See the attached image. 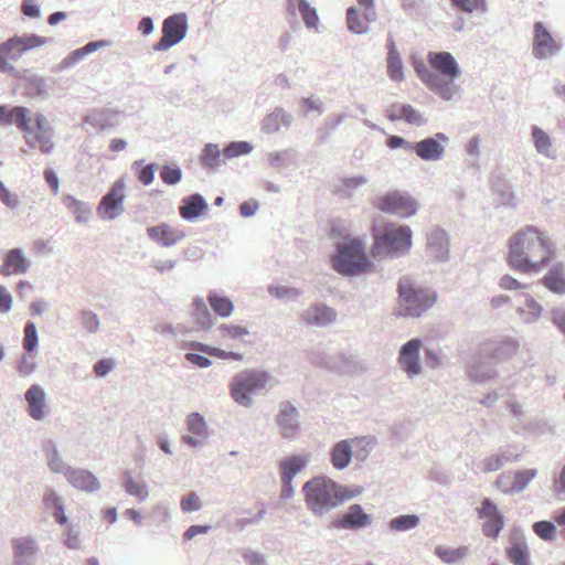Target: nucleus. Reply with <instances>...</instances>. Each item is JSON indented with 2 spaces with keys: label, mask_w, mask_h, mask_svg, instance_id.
<instances>
[{
  "label": "nucleus",
  "mask_w": 565,
  "mask_h": 565,
  "mask_svg": "<svg viewBox=\"0 0 565 565\" xmlns=\"http://www.w3.org/2000/svg\"><path fill=\"white\" fill-rule=\"evenodd\" d=\"M531 135L535 150L547 158H552V141L550 136L539 126H532Z\"/></svg>",
  "instance_id": "obj_44"
},
{
  "label": "nucleus",
  "mask_w": 565,
  "mask_h": 565,
  "mask_svg": "<svg viewBox=\"0 0 565 565\" xmlns=\"http://www.w3.org/2000/svg\"><path fill=\"white\" fill-rule=\"evenodd\" d=\"M299 105L305 111H316L318 115H321L324 111V104L319 97H303Z\"/></svg>",
  "instance_id": "obj_64"
},
{
  "label": "nucleus",
  "mask_w": 565,
  "mask_h": 565,
  "mask_svg": "<svg viewBox=\"0 0 565 565\" xmlns=\"http://www.w3.org/2000/svg\"><path fill=\"white\" fill-rule=\"evenodd\" d=\"M537 476L536 469H523L514 472L511 483L502 489L503 493L518 494L526 489L529 483Z\"/></svg>",
  "instance_id": "obj_34"
},
{
  "label": "nucleus",
  "mask_w": 565,
  "mask_h": 565,
  "mask_svg": "<svg viewBox=\"0 0 565 565\" xmlns=\"http://www.w3.org/2000/svg\"><path fill=\"white\" fill-rule=\"evenodd\" d=\"M62 202L75 215L76 222L86 223L88 221L92 209L86 202L79 201L71 194H65L62 198Z\"/></svg>",
  "instance_id": "obj_39"
},
{
  "label": "nucleus",
  "mask_w": 565,
  "mask_h": 565,
  "mask_svg": "<svg viewBox=\"0 0 565 565\" xmlns=\"http://www.w3.org/2000/svg\"><path fill=\"white\" fill-rule=\"evenodd\" d=\"M142 163H143V160H138V161H135L132 163V168H139L141 167L138 171H137V174H138V180L143 184V185H149L153 182L154 180V172H156V169H157V164L156 163H149L145 167H142Z\"/></svg>",
  "instance_id": "obj_61"
},
{
  "label": "nucleus",
  "mask_w": 565,
  "mask_h": 565,
  "mask_svg": "<svg viewBox=\"0 0 565 565\" xmlns=\"http://www.w3.org/2000/svg\"><path fill=\"white\" fill-rule=\"evenodd\" d=\"M13 563L12 565H34L39 553L36 540L31 535L11 540Z\"/></svg>",
  "instance_id": "obj_16"
},
{
  "label": "nucleus",
  "mask_w": 565,
  "mask_h": 565,
  "mask_svg": "<svg viewBox=\"0 0 565 565\" xmlns=\"http://www.w3.org/2000/svg\"><path fill=\"white\" fill-rule=\"evenodd\" d=\"M282 438L294 440L300 430V413L291 402H281L275 418Z\"/></svg>",
  "instance_id": "obj_13"
},
{
  "label": "nucleus",
  "mask_w": 565,
  "mask_h": 565,
  "mask_svg": "<svg viewBox=\"0 0 565 565\" xmlns=\"http://www.w3.org/2000/svg\"><path fill=\"white\" fill-rule=\"evenodd\" d=\"M43 451L45 452L47 466L54 473H63L66 475V470L71 469V466L66 465L60 451L55 445V443L51 439H47L43 443Z\"/></svg>",
  "instance_id": "obj_33"
},
{
  "label": "nucleus",
  "mask_w": 565,
  "mask_h": 565,
  "mask_svg": "<svg viewBox=\"0 0 565 565\" xmlns=\"http://www.w3.org/2000/svg\"><path fill=\"white\" fill-rule=\"evenodd\" d=\"M552 256L550 241L535 227H526L509 241L508 264L522 274L539 273Z\"/></svg>",
  "instance_id": "obj_1"
},
{
  "label": "nucleus",
  "mask_w": 565,
  "mask_h": 565,
  "mask_svg": "<svg viewBox=\"0 0 565 565\" xmlns=\"http://www.w3.org/2000/svg\"><path fill=\"white\" fill-rule=\"evenodd\" d=\"M543 285L556 295L565 294V271L562 264L553 265L542 278Z\"/></svg>",
  "instance_id": "obj_31"
},
{
  "label": "nucleus",
  "mask_w": 565,
  "mask_h": 565,
  "mask_svg": "<svg viewBox=\"0 0 565 565\" xmlns=\"http://www.w3.org/2000/svg\"><path fill=\"white\" fill-rule=\"evenodd\" d=\"M561 45L555 42L550 31L542 22L534 23L533 55L544 60L557 54Z\"/></svg>",
  "instance_id": "obj_17"
},
{
  "label": "nucleus",
  "mask_w": 565,
  "mask_h": 565,
  "mask_svg": "<svg viewBox=\"0 0 565 565\" xmlns=\"http://www.w3.org/2000/svg\"><path fill=\"white\" fill-rule=\"evenodd\" d=\"M308 465V458L303 455H292L280 461V478H285L287 482L294 480L297 473L303 470Z\"/></svg>",
  "instance_id": "obj_35"
},
{
  "label": "nucleus",
  "mask_w": 565,
  "mask_h": 565,
  "mask_svg": "<svg viewBox=\"0 0 565 565\" xmlns=\"http://www.w3.org/2000/svg\"><path fill=\"white\" fill-rule=\"evenodd\" d=\"M347 23L349 31L354 34H364L369 32L367 23L363 22L359 10L354 7L347 9Z\"/></svg>",
  "instance_id": "obj_50"
},
{
  "label": "nucleus",
  "mask_w": 565,
  "mask_h": 565,
  "mask_svg": "<svg viewBox=\"0 0 565 565\" xmlns=\"http://www.w3.org/2000/svg\"><path fill=\"white\" fill-rule=\"evenodd\" d=\"M31 267L30 260L20 247L11 248L6 253L3 264L0 265V275H23Z\"/></svg>",
  "instance_id": "obj_22"
},
{
  "label": "nucleus",
  "mask_w": 565,
  "mask_h": 565,
  "mask_svg": "<svg viewBox=\"0 0 565 565\" xmlns=\"http://www.w3.org/2000/svg\"><path fill=\"white\" fill-rule=\"evenodd\" d=\"M160 178L166 184L175 185L182 180V170L178 166L164 164Z\"/></svg>",
  "instance_id": "obj_62"
},
{
  "label": "nucleus",
  "mask_w": 565,
  "mask_h": 565,
  "mask_svg": "<svg viewBox=\"0 0 565 565\" xmlns=\"http://www.w3.org/2000/svg\"><path fill=\"white\" fill-rule=\"evenodd\" d=\"M371 254L374 258H399L412 247V230L406 225L387 223L373 234Z\"/></svg>",
  "instance_id": "obj_3"
},
{
  "label": "nucleus",
  "mask_w": 565,
  "mask_h": 565,
  "mask_svg": "<svg viewBox=\"0 0 565 565\" xmlns=\"http://www.w3.org/2000/svg\"><path fill=\"white\" fill-rule=\"evenodd\" d=\"M440 141L447 143L449 137L444 132H437L434 137L413 142L412 151L424 161H438L445 154V146Z\"/></svg>",
  "instance_id": "obj_15"
},
{
  "label": "nucleus",
  "mask_w": 565,
  "mask_h": 565,
  "mask_svg": "<svg viewBox=\"0 0 565 565\" xmlns=\"http://www.w3.org/2000/svg\"><path fill=\"white\" fill-rule=\"evenodd\" d=\"M83 328L89 333H96L99 330L100 321L98 316L88 309H83L78 313Z\"/></svg>",
  "instance_id": "obj_58"
},
{
  "label": "nucleus",
  "mask_w": 565,
  "mask_h": 565,
  "mask_svg": "<svg viewBox=\"0 0 565 565\" xmlns=\"http://www.w3.org/2000/svg\"><path fill=\"white\" fill-rule=\"evenodd\" d=\"M422 347L423 341L419 338H413L399 349L397 360L402 370L409 379L418 376L423 371L419 356Z\"/></svg>",
  "instance_id": "obj_14"
},
{
  "label": "nucleus",
  "mask_w": 565,
  "mask_h": 565,
  "mask_svg": "<svg viewBox=\"0 0 565 565\" xmlns=\"http://www.w3.org/2000/svg\"><path fill=\"white\" fill-rule=\"evenodd\" d=\"M491 186L494 193L500 196L502 205L514 206V193L509 182L500 175H494L491 180Z\"/></svg>",
  "instance_id": "obj_43"
},
{
  "label": "nucleus",
  "mask_w": 565,
  "mask_h": 565,
  "mask_svg": "<svg viewBox=\"0 0 565 565\" xmlns=\"http://www.w3.org/2000/svg\"><path fill=\"white\" fill-rule=\"evenodd\" d=\"M369 182V178L365 175H353L343 178L340 184L335 189V193L344 199H351L354 196L356 191L364 186Z\"/></svg>",
  "instance_id": "obj_38"
},
{
  "label": "nucleus",
  "mask_w": 565,
  "mask_h": 565,
  "mask_svg": "<svg viewBox=\"0 0 565 565\" xmlns=\"http://www.w3.org/2000/svg\"><path fill=\"white\" fill-rule=\"evenodd\" d=\"M345 114H339L335 116H329L323 126L319 127L316 131L317 141L319 143H326L329 141L330 137L334 134L337 128L345 120Z\"/></svg>",
  "instance_id": "obj_42"
},
{
  "label": "nucleus",
  "mask_w": 565,
  "mask_h": 565,
  "mask_svg": "<svg viewBox=\"0 0 565 565\" xmlns=\"http://www.w3.org/2000/svg\"><path fill=\"white\" fill-rule=\"evenodd\" d=\"M362 487L349 488L327 476H317L302 486L306 508L316 518H323L347 501L359 497Z\"/></svg>",
  "instance_id": "obj_2"
},
{
  "label": "nucleus",
  "mask_w": 565,
  "mask_h": 565,
  "mask_svg": "<svg viewBox=\"0 0 565 565\" xmlns=\"http://www.w3.org/2000/svg\"><path fill=\"white\" fill-rule=\"evenodd\" d=\"M39 343L38 329L34 322L28 321L24 326L23 348L28 353L36 350Z\"/></svg>",
  "instance_id": "obj_57"
},
{
  "label": "nucleus",
  "mask_w": 565,
  "mask_h": 565,
  "mask_svg": "<svg viewBox=\"0 0 565 565\" xmlns=\"http://www.w3.org/2000/svg\"><path fill=\"white\" fill-rule=\"evenodd\" d=\"M398 307L397 317H420L437 300L436 292L417 287L409 277H402L397 284Z\"/></svg>",
  "instance_id": "obj_4"
},
{
  "label": "nucleus",
  "mask_w": 565,
  "mask_h": 565,
  "mask_svg": "<svg viewBox=\"0 0 565 565\" xmlns=\"http://www.w3.org/2000/svg\"><path fill=\"white\" fill-rule=\"evenodd\" d=\"M435 554L447 564H455L461 561L468 554L467 546H460L458 548L444 547L441 545L436 546Z\"/></svg>",
  "instance_id": "obj_49"
},
{
  "label": "nucleus",
  "mask_w": 565,
  "mask_h": 565,
  "mask_svg": "<svg viewBox=\"0 0 565 565\" xmlns=\"http://www.w3.org/2000/svg\"><path fill=\"white\" fill-rule=\"evenodd\" d=\"M65 477L71 486L81 491L92 493L100 489V482L89 470L71 467Z\"/></svg>",
  "instance_id": "obj_23"
},
{
  "label": "nucleus",
  "mask_w": 565,
  "mask_h": 565,
  "mask_svg": "<svg viewBox=\"0 0 565 565\" xmlns=\"http://www.w3.org/2000/svg\"><path fill=\"white\" fill-rule=\"evenodd\" d=\"M209 209V203L200 193H193L182 199L179 206L180 216L188 222H195Z\"/></svg>",
  "instance_id": "obj_24"
},
{
  "label": "nucleus",
  "mask_w": 565,
  "mask_h": 565,
  "mask_svg": "<svg viewBox=\"0 0 565 565\" xmlns=\"http://www.w3.org/2000/svg\"><path fill=\"white\" fill-rule=\"evenodd\" d=\"M519 349V343L513 339H507L492 349V360L501 362L513 356Z\"/></svg>",
  "instance_id": "obj_47"
},
{
  "label": "nucleus",
  "mask_w": 565,
  "mask_h": 565,
  "mask_svg": "<svg viewBox=\"0 0 565 565\" xmlns=\"http://www.w3.org/2000/svg\"><path fill=\"white\" fill-rule=\"evenodd\" d=\"M376 207L384 213L394 214L399 217H409L416 213L417 203L408 194L393 191L380 196Z\"/></svg>",
  "instance_id": "obj_9"
},
{
  "label": "nucleus",
  "mask_w": 565,
  "mask_h": 565,
  "mask_svg": "<svg viewBox=\"0 0 565 565\" xmlns=\"http://www.w3.org/2000/svg\"><path fill=\"white\" fill-rule=\"evenodd\" d=\"M122 486L129 495L136 497L140 502H143L149 497V488L145 481H136L130 470H125L122 473Z\"/></svg>",
  "instance_id": "obj_36"
},
{
  "label": "nucleus",
  "mask_w": 565,
  "mask_h": 565,
  "mask_svg": "<svg viewBox=\"0 0 565 565\" xmlns=\"http://www.w3.org/2000/svg\"><path fill=\"white\" fill-rule=\"evenodd\" d=\"M193 317L195 319V322L200 326V328L204 330L211 329L213 324V319L204 299L201 297H195L193 300Z\"/></svg>",
  "instance_id": "obj_45"
},
{
  "label": "nucleus",
  "mask_w": 565,
  "mask_h": 565,
  "mask_svg": "<svg viewBox=\"0 0 565 565\" xmlns=\"http://www.w3.org/2000/svg\"><path fill=\"white\" fill-rule=\"evenodd\" d=\"M207 300L214 313L221 318H227L234 311L233 301L228 297L222 296L216 291H210Z\"/></svg>",
  "instance_id": "obj_40"
},
{
  "label": "nucleus",
  "mask_w": 565,
  "mask_h": 565,
  "mask_svg": "<svg viewBox=\"0 0 565 565\" xmlns=\"http://www.w3.org/2000/svg\"><path fill=\"white\" fill-rule=\"evenodd\" d=\"M399 113L401 119H404L409 125L422 127L427 124V119L423 116V114L409 104H402L399 107Z\"/></svg>",
  "instance_id": "obj_52"
},
{
  "label": "nucleus",
  "mask_w": 565,
  "mask_h": 565,
  "mask_svg": "<svg viewBox=\"0 0 565 565\" xmlns=\"http://www.w3.org/2000/svg\"><path fill=\"white\" fill-rule=\"evenodd\" d=\"M124 190L125 181L124 179H119L113 184L110 190L102 198L97 206V214L100 218L113 221L119 217L125 212Z\"/></svg>",
  "instance_id": "obj_11"
},
{
  "label": "nucleus",
  "mask_w": 565,
  "mask_h": 565,
  "mask_svg": "<svg viewBox=\"0 0 565 565\" xmlns=\"http://www.w3.org/2000/svg\"><path fill=\"white\" fill-rule=\"evenodd\" d=\"M302 320L310 326L324 328L337 319V311L322 302L310 305L301 315Z\"/></svg>",
  "instance_id": "obj_21"
},
{
  "label": "nucleus",
  "mask_w": 565,
  "mask_h": 565,
  "mask_svg": "<svg viewBox=\"0 0 565 565\" xmlns=\"http://www.w3.org/2000/svg\"><path fill=\"white\" fill-rule=\"evenodd\" d=\"M427 86L444 100H450L458 89V87L452 84V81L446 79V77H441L437 73Z\"/></svg>",
  "instance_id": "obj_41"
},
{
  "label": "nucleus",
  "mask_w": 565,
  "mask_h": 565,
  "mask_svg": "<svg viewBox=\"0 0 565 565\" xmlns=\"http://www.w3.org/2000/svg\"><path fill=\"white\" fill-rule=\"evenodd\" d=\"M478 518L484 520L481 526L482 534L486 537L497 540L503 530L505 520L499 511L497 504L489 498L481 501V507L477 509Z\"/></svg>",
  "instance_id": "obj_12"
},
{
  "label": "nucleus",
  "mask_w": 565,
  "mask_h": 565,
  "mask_svg": "<svg viewBox=\"0 0 565 565\" xmlns=\"http://www.w3.org/2000/svg\"><path fill=\"white\" fill-rule=\"evenodd\" d=\"M188 15L184 12L173 13L162 22V36L153 44L154 51H167L179 44L188 33Z\"/></svg>",
  "instance_id": "obj_8"
},
{
  "label": "nucleus",
  "mask_w": 565,
  "mask_h": 565,
  "mask_svg": "<svg viewBox=\"0 0 565 565\" xmlns=\"http://www.w3.org/2000/svg\"><path fill=\"white\" fill-rule=\"evenodd\" d=\"M427 60L431 68L441 77L454 81L460 74L459 65L449 52H429Z\"/></svg>",
  "instance_id": "obj_19"
},
{
  "label": "nucleus",
  "mask_w": 565,
  "mask_h": 565,
  "mask_svg": "<svg viewBox=\"0 0 565 565\" xmlns=\"http://www.w3.org/2000/svg\"><path fill=\"white\" fill-rule=\"evenodd\" d=\"M286 11L288 19L294 21L297 20L299 13L309 29L318 24V13L307 0H287Z\"/></svg>",
  "instance_id": "obj_25"
},
{
  "label": "nucleus",
  "mask_w": 565,
  "mask_h": 565,
  "mask_svg": "<svg viewBox=\"0 0 565 565\" xmlns=\"http://www.w3.org/2000/svg\"><path fill=\"white\" fill-rule=\"evenodd\" d=\"M253 151V145L248 141H231L223 149L224 159L246 156Z\"/></svg>",
  "instance_id": "obj_53"
},
{
  "label": "nucleus",
  "mask_w": 565,
  "mask_h": 565,
  "mask_svg": "<svg viewBox=\"0 0 565 565\" xmlns=\"http://www.w3.org/2000/svg\"><path fill=\"white\" fill-rule=\"evenodd\" d=\"M50 40L36 34L14 35L0 43V72L15 74L11 61H18L25 52L46 44Z\"/></svg>",
  "instance_id": "obj_7"
},
{
  "label": "nucleus",
  "mask_w": 565,
  "mask_h": 565,
  "mask_svg": "<svg viewBox=\"0 0 565 565\" xmlns=\"http://www.w3.org/2000/svg\"><path fill=\"white\" fill-rule=\"evenodd\" d=\"M31 111L24 106H13L8 108L7 125H15L23 134H31Z\"/></svg>",
  "instance_id": "obj_30"
},
{
  "label": "nucleus",
  "mask_w": 565,
  "mask_h": 565,
  "mask_svg": "<svg viewBox=\"0 0 565 565\" xmlns=\"http://www.w3.org/2000/svg\"><path fill=\"white\" fill-rule=\"evenodd\" d=\"M270 379L267 371L245 370L236 374L231 383V395L241 406L252 407L254 399L252 395L264 390Z\"/></svg>",
  "instance_id": "obj_6"
},
{
  "label": "nucleus",
  "mask_w": 565,
  "mask_h": 565,
  "mask_svg": "<svg viewBox=\"0 0 565 565\" xmlns=\"http://www.w3.org/2000/svg\"><path fill=\"white\" fill-rule=\"evenodd\" d=\"M507 554L513 565H529L530 553L525 542H513Z\"/></svg>",
  "instance_id": "obj_48"
},
{
  "label": "nucleus",
  "mask_w": 565,
  "mask_h": 565,
  "mask_svg": "<svg viewBox=\"0 0 565 565\" xmlns=\"http://www.w3.org/2000/svg\"><path fill=\"white\" fill-rule=\"evenodd\" d=\"M117 113L110 109L94 110L85 116L83 126L86 131L105 130L117 124Z\"/></svg>",
  "instance_id": "obj_28"
},
{
  "label": "nucleus",
  "mask_w": 565,
  "mask_h": 565,
  "mask_svg": "<svg viewBox=\"0 0 565 565\" xmlns=\"http://www.w3.org/2000/svg\"><path fill=\"white\" fill-rule=\"evenodd\" d=\"M296 151L292 149H284L269 153V164L273 168H287L295 161Z\"/></svg>",
  "instance_id": "obj_54"
},
{
  "label": "nucleus",
  "mask_w": 565,
  "mask_h": 565,
  "mask_svg": "<svg viewBox=\"0 0 565 565\" xmlns=\"http://www.w3.org/2000/svg\"><path fill=\"white\" fill-rule=\"evenodd\" d=\"M352 459V447L348 439L337 443L330 451V460L337 470L345 469Z\"/></svg>",
  "instance_id": "obj_32"
},
{
  "label": "nucleus",
  "mask_w": 565,
  "mask_h": 565,
  "mask_svg": "<svg viewBox=\"0 0 565 565\" xmlns=\"http://www.w3.org/2000/svg\"><path fill=\"white\" fill-rule=\"evenodd\" d=\"M451 4L465 13H473L479 11L481 13L487 12V1L486 0H450Z\"/></svg>",
  "instance_id": "obj_55"
},
{
  "label": "nucleus",
  "mask_w": 565,
  "mask_h": 565,
  "mask_svg": "<svg viewBox=\"0 0 565 565\" xmlns=\"http://www.w3.org/2000/svg\"><path fill=\"white\" fill-rule=\"evenodd\" d=\"M147 234L150 239L163 247H171L184 237L182 232L174 231L166 223L148 227Z\"/></svg>",
  "instance_id": "obj_29"
},
{
  "label": "nucleus",
  "mask_w": 565,
  "mask_h": 565,
  "mask_svg": "<svg viewBox=\"0 0 565 565\" xmlns=\"http://www.w3.org/2000/svg\"><path fill=\"white\" fill-rule=\"evenodd\" d=\"M533 532L544 541H552L555 537L556 526L551 521H537L532 525Z\"/></svg>",
  "instance_id": "obj_59"
},
{
  "label": "nucleus",
  "mask_w": 565,
  "mask_h": 565,
  "mask_svg": "<svg viewBox=\"0 0 565 565\" xmlns=\"http://www.w3.org/2000/svg\"><path fill=\"white\" fill-rule=\"evenodd\" d=\"M371 524L372 516L364 511L361 504L354 503L344 513L334 516L328 524V529L360 531Z\"/></svg>",
  "instance_id": "obj_10"
},
{
  "label": "nucleus",
  "mask_w": 565,
  "mask_h": 565,
  "mask_svg": "<svg viewBox=\"0 0 565 565\" xmlns=\"http://www.w3.org/2000/svg\"><path fill=\"white\" fill-rule=\"evenodd\" d=\"M222 156L223 150L221 151L218 145L206 143L202 149L200 161L205 169L216 171L223 163Z\"/></svg>",
  "instance_id": "obj_37"
},
{
  "label": "nucleus",
  "mask_w": 565,
  "mask_h": 565,
  "mask_svg": "<svg viewBox=\"0 0 565 565\" xmlns=\"http://www.w3.org/2000/svg\"><path fill=\"white\" fill-rule=\"evenodd\" d=\"M294 117L290 113L286 111L282 107H276L262 120V130L265 134H276L281 127L288 129Z\"/></svg>",
  "instance_id": "obj_27"
},
{
  "label": "nucleus",
  "mask_w": 565,
  "mask_h": 565,
  "mask_svg": "<svg viewBox=\"0 0 565 565\" xmlns=\"http://www.w3.org/2000/svg\"><path fill=\"white\" fill-rule=\"evenodd\" d=\"M267 291L270 296L284 301L295 300L302 295V291L298 288L281 285H270Z\"/></svg>",
  "instance_id": "obj_51"
},
{
  "label": "nucleus",
  "mask_w": 565,
  "mask_h": 565,
  "mask_svg": "<svg viewBox=\"0 0 565 565\" xmlns=\"http://www.w3.org/2000/svg\"><path fill=\"white\" fill-rule=\"evenodd\" d=\"M331 265L344 277L360 276L373 266L363 244L354 238L338 245L337 252L331 256Z\"/></svg>",
  "instance_id": "obj_5"
},
{
  "label": "nucleus",
  "mask_w": 565,
  "mask_h": 565,
  "mask_svg": "<svg viewBox=\"0 0 565 565\" xmlns=\"http://www.w3.org/2000/svg\"><path fill=\"white\" fill-rule=\"evenodd\" d=\"M28 414L34 420H42L45 417L46 394L39 384H32L25 392Z\"/></svg>",
  "instance_id": "obj_26"
},
{
  "label": "nucleus",
  "mask_w": 565,
  "mask_h": 565,
  "mask_svg": "<svg viewBox=\"0 0 565 565\" xmlns=\"http://www.w3.org/2000/svg\"><path fill=\"white\" fill-rule=\"evenodd\" d=\"M386 63L388 77L394 82L404 81L403 61L401 54L387 56Z\"/></svg>",
  "instance_id": "obj_56"
},
{
  "label": "nucleus",
  "mask_w": 565,
  "mask_h": 565,
  "mask_svg": "<svg viewBox=\"0 0 565 565\" xmlns=\"http://www.w3.org/2000/svg\"><path fill=\"white\" fill-rule=\"evenodd\" d=\"M427 253L439 262L449 259V236L448 233L436 226L427 233Z\"/></svg>",
  "instance_id": "obj_20"
},
{
  "label": "nucleus",
  "mask_w": 565,
  "mask_h": 565,
  "mask_svg": "<svg viewBox=\"0 0 565 565\" xmlns=\"http://www.w3.org/2000/svg\"><path fill=\"white\" fill-rule=\"evenodd\" d=\"M188 430L198 437L205 436L206 423L204 417L199 413H191L186 419Z\"/></svg>",
  "instance_id": "obj_60"
},
{
  "label": "nucleus",
  "mask_w": 565,
  "mask_h": 565,
  "mask_svg": "<svg viewBox=\"0 0 565 565\" xmlns=\"http://www.w3.org/2000/svg\"><path fill=\"white\" fill-rule=\"evenodd\" d=\"M494 372L491 367L477 364L469 367L468 375L470 380L477 383H483L493 376Z\"/></svg>",
  "instance_id": "obj_63"
},
{
  "label": "nucleus",
  "mask_w": 565,
  "mask_h": 565,
  "mask_svg": "<svg viewBox=\"0 0 565 565\" xmlns=\"http://www.w3.org/2000/svg\"><path fill=\"white\" fill-rule=\"evenodd\" d=\"M14 76L23 83L25 95L30 98L46 99L49 94L47 79L31 70L15 71Z\"/></svg>",
  "instance_id": "obj_18"
},
{
  "label": "nucleus",
  "mask_w": 565,
  "mask_h": 565,
  "mask_svg": "<svg viewBox=\"0 0 565 565\" xmlns=\"http://www.w3.org/2000/svg\"><path fill=\"white\" fill-rule=\"evenodd\" d=\"M419 522L417 514H401L390 520L388 527L392 532H406L417 527Z\"/></svg>",
  "instance_id": "obj_46"
}]
</instances>
